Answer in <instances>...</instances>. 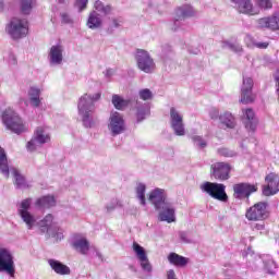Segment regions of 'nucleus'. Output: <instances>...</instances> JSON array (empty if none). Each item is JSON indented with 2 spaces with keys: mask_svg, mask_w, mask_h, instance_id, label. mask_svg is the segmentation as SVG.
Masks as SVG:
<instances>
[{
  "mask_svg": "<svg viewBox=\"0 0 279 279\" xmlns=\"http://www.w3.org/2000/svg\"><path fill=\"white\" fill-rule=\"evenodd\" d=\"M233 196L236 199H241L243 197V195H245V183H238L235 185H233Z\"/></svg>",
  "mask_w": 279,
  "mask_h": 279,
  "instance_id": "2f4dec72",
  "label": "nucleus"
},
{
  "mask_svg": "<svg viewBox=\"0 0 279 279\" xmlns=\"http://www.w3.org/2000/svg\"><path fill=\"white\" fill-rule=\"evenodd\" d=\"M246 38H248V40H250V38H252V37H250V36H246Z\"/></svg>",
  "mask_w": 279,
  "mask_h": 279,
  "instance_id": "e2e57ef3",
  "label": "nucleus"
},
{
  "mask_svg": "<svg viewBox=\"0 0 279 279\" xmlns=\"http://www.w3.org/2000/svg\"><path fill=\"white\" fill-rule=\"evenodd\" d=\"M51 223H53V215L48 214L43 220H41V225L43 226H50Z\"/></svg>",
  "mask_w": 279,
  "mask_h": 279,
  "instance_id": "c03bdc74",
  "label": "nucleus"
},
{
  "mask_svg": "<svg viewBox=\"0 0 279 279\" xmlns=\"http://www.w3.org/2000/svg\"><path fill=\"white\" fill-rule=\"evenodd\" d=\"M149 113V110L141 107L137 108L136 113H135V118L137 123H141L142 121H145V117H147V114Z\"/></svg>",
  "mask_w": 279,
  "mask_h": 279,
  "instance_id": "72a5a7b5",
  "label": "nucleus"
},
{
  "mask_svg": "<svg viewBox=\"0 0 279 279\" xmlns=\"http://www.w3.org/2000/svg\"><path fill=\"white\" fill-rule=\"evenodd\" d=\"M145 191H146L145 184H140L136 189L137 197L142 206H145Z\"/></svg>",
  "mask_w": 279,
  "mask_h": 279,
  "instance_id": "f704fd0d",
  "label": "nucleus"
},
{
  "mask_svg": "<svg viewBox=\"0 0 279 279\" xmlns=\"http://www.w3.org/2000/svg\"><path fill=\"white\" fill-rule=\"evenodd\" d=\"M209 117H210V119H214V120L219 119V110L215 109V108L211 109L209 111Z\"/></svg>",
  "mask_w": 279,
  "mask_h": 279,
  "instance_id": "09e8293b",
  "label": "nucleus"
},
{
  "mask_svg": "<svg viewBox=\"0 0 279 279\" xmlns=\"http://www.w3.org/2000/svg\"><path fill=\"white\" fill-rule=\"evenodd\" d=\"M136 61L140 71H143L144 73H154L156 63L149 56V52L145 50H137Z\"/></svg>",
  "mask_w": 279,
  "mask_h": 279,
  "instance_id": "1a4fd4ad",
  "label": "nucleus"
},
{
  "mask_svg": "<svg viewBox=\"0 0 279 279\" xmlns=\"http://www.w3.org/2000/svg\"><path fill=\"white\" fill-rule=\"evenodd\" d=\"M253 229L254 230H265V225L264 223H254Z\"/></svg>",
  "mask_w": 279,
  "mask_h": 279,
  "instance_id": "864d4df0",
  "label": "nucleus"
},
{
  "mask_svg": "<svg viewBox=\"0 0 279 279\" xmlns=\"http://www.w3.org/2000/svg\"><path fill=\"white\" fill-rule=\"evenodd\" d=\"M269 217V211L267 210V203L259 202L252 206L246 211V218L250 221H263Z\"/></svg>",
  "mask_w": 279,
  "mask_h": 279,
  "instance_id": "6e6552de",
  "label": "nucleus"
},
{
  "mask_svg": "<svg viewBox=\"0 0 279 279\" xmlns=\"http://www.w3.org/2000/svg\"><path fill=\"white\" fill-rule=\"evenodd\" d=\"M100 99L101 93H96L93 96L85 94L80 98L77 108L85 125H87L90 116L95 112V101H99Z\"/></svg>",
  "mask_w": 279,
  "mask_h": 279,
  "instance_id": "f03ea898",
  "label": "nucleus"
},
{
  "mask_svg": "<svg viewBox=\"0 0 279 279\" xmlns=\"http://www.w3.org/2000/svg\"><path fill=\"white\" fill-rule=\"evenodd\" d=\"M254 87V80L247 78L245 86V104H254L256 101V94L252 90Z\"/></svg>",
  "mask_w": 279,
  "mask_h": 279,
  "instance_id": "412c9836",
  "label": "nucleus"
},
{
  "mask_svg": "<svg viewBox=\"0 0 279 279\" xmlns=\"http://www.w3.org/2000/svg\"><path fill=\"white\" fill-rule=\"evenodd\" d=\"M86 25L89 29H97L101 27V17H99L97 12H92L89 13Z\"/></svg>",
  "mask_w": 279,
  "mask_h": 279,
  "instance_id": "cd10ccee",
  "label": "nucleus"
},
{
  "mask_svg": "<svg viewBox=\"0 0 279 279\" xmlns=\"http://www.w3.org/2000/svg\"><path fill=\"white\" fill-rule=\"evenodd\" d=\"M219 121L222 125H226L229 130H234L236 126V120L234 119V116H232L231 112L225 111L219 116Z\"/></svg>",
  "mask_w": 279,
  "mask_h": 279,
  "instance_id": "6ab92c4d",
  "label": "nucleus"
},
{
  "mask_svg": "<svg viewBox=\"0 0 279 279\" xmlns=\"http://www.w3.org/2000/svg\"><path fill=\"white\" fill-rule=\"evenodd\" d=\"M0 271H5L11 278H14L16 274V268L14 267V256L12 253L3 246L0 245Z\"/></svg>",
  "mask_w": 279,
  "mask_h": 279,
  "instance_id": "423d86ee",
  "label": "nucleus"
},
{
  "mask_svg": "<svg viewBox=\"0 0 279 279\" xmlns=\"http://www.w3.org/2000/svg\"><path fill=\"white\" fill-rule=\"evenodd\" d=\"M230 49H231L232 51H235V53H239V52L243 51V47H241V46H239V45H236V44L230 45Z\"/></svg>",
  "mask_w": 279,
  "mask_h": 279,
  "instance_id": "8fccbe9b",
  "label": "nucleus"
},
{
  "mask_svg": "<svg viewBox=\"0 0 279 279\" xmlns=\"http://www.w3.org/2000/svg\"><path fill=\"white\" fill-rule=\"evenodd\" d=\"M254 260L255 263H260V257L258 255H255Z\"/></svg>",
  "mask_w": 279,
  "mask_h": 279,
  "instance_id": "13d9d810",
  "label": "nucleus"
},
{
  "mask_svg": "<svg viewBox=\"0 0 279 279\" xmlns=\"http://www.w3.org/2000/svg\"><path fill=\"white\" fill-rule=\"evenodd\" d=\"M170 121L171 128L174 130L177 136H184V122L182 114L175 110V108L170 109Z\"/></svg>",
  "mask_w": 279,
  "mask_h": 279,
  "instance_id": "ddd939ff",
  "label": "nucleus"
},
{
  "mask_svg": "<svg viewBox=\"0 0 279 279\" xmlns=\"http://www.w3.org/2000/svg\"><path fill=\"white\" fill-rule=\"evenodd\" d=\"M259 8L262 10H271L274 8V4L271 3V0H258Z\"/></svg>",
  "mask_w": 279,
  "mask_h": 279,
  "instance_id": "79ce46f5",
  "label": "nucleus"
},
{
  "mask_svg": "<svg viewBox=\"0 0 279 279\" xmlns=\"http://www.w3.org/2000/svg\"><path fill=\"white\" fill-rule=\"evenodd\" d=\"M27 149L28 151H34L36 150V140L33 138L27 143Z\"/></svg>",
  "mask_w": 279,
  "mask_h": 279,
  "instance_id": "de8ad7c7",
  "label": "nucleus"
},
{
  "mask_svg": "<svg viewBox=\"0 0 279 279\" xmlns=\"http://www.w3.org/2000/svg\"><path fill=\"white\" fill-rule=\"evenodd\" d=\"M232 171V166L228 162L219 161L210 166V175L215 180H220V182H226L230 180V172Z\"/></svg>",
  "mask_w": 279,
  "mask_h": 279,
  "instance_id": "0eeeda50",
  "label": "nucleus"
},
{
  "mask_svg": "<svg viewBox=\"0 0 279 279\" xmlns=\"http://www.w3.org/2000/svg\"><path fill=\"white\" fill-rule=\"evenodd\" d=\"M245 114V130L250 134H254L258 128V117H256V113L252 109H246Z\"/></svg>",
  "mask_w": 279,
  "mask_h": 279,
  "instance_id": "2eb2a0df",
  "label": "nucleus"
},
{
  "mask_svg": "<svg viewBox=\"0 0 279 279\" xmlns=\"http://www.w3.org/2000/svg\"><path fill=\"white\" fill-rule=\"evenodd\" d=\"M247 47H252V44H247Z\"/></svg>",
  "mask_w": 279,
  "mask_h": 279,
  "instance_id": "680f3d73",
  "label": "nucleus"
},
{
  "mask_svg": "<svg viewBox=\"0 0 279 279\" xmlns=\"http://www.w3.org/2000/svg\"><path fill=\"white\" fill-rule=\"evenodd\" d=\"M50 62L52 64L62 63V46H52L50 48Z\"/></svg>",
  "mask_w": 279,
  "mask_h": 279,
  "instance_id": "b1692460",
  "label": "nucleus"
},
{
  "mask_svg": "<svg viewBox=\"0 0 279 279\" xmlns=\"http://www.w3.org/2000/svg\"><path fill=\"white\" fill-rule=\"evenodd\" d=\"M192 140H193V143H195L197 145V147H199L201 149H205V147H207V145H208L206 143V141H204L202 138V136L195 135V136L192 137Z\"/></svg>",
  "mask_w": 279,
  "mask_h": 279,
  "instance_id": "ea45409f",
  "label": "nucleus"
},
{
  "mask_svg": "<svg viewBox=\"0 0 279 279\" xmlns=\"http://www.w3.org/2000/svg\"><path fill=\"white\" fill-rule=\"evenodd\" d=\"M151 97H154V95L149 88L140 90V99H143V101H148V99H151Z\"/></svg>",
  "mask_w": 279,
  "mask_h": 279,
  "instance_id": "4c0bfd02",
  "label": "nucleus"
},
{
  "mask_svg": "<svg viewBox=\"0 0 279 279\" xmlns=\"http://www.w3.org/2000/svg\"><path fill=\"white\" fill-rule=\"evenodd\" d=\"M109 130H111L112 136H118V134H123L125 132V120H123V116L117 111L111 113Z\"/></svg>",
  "mask_w": 279,
  "mask_h": 279,
  "instance_id": "f8f14e48",
  "label": "nucleus"
},
{
  "mask_svg": "<svg viewBox=\"0 0 279 279\" xmlns=\"http://www.w3.org/2000/svg\"><path fill=\"white\" fill-rule=\"evenodd\" d=\"M34 138L36 143H39V145H45V143H49V141H51V136L45 133V128L43 126L36 129Z\"/></svg>",
  "mask_w": 279,
  "mask_h": 279,
  "instance_id": "bb28decb",
  "label": "nucleus"
},
{
  "mask_svg": "<svg viewBox=\"0 0 279 279\" xmlns=\"http://www.w3.org/2000/svg\"><path fill=\"white\" fill-rule=\"evenodd\" d=\"M0 173L4 175L7 180L10 179V166L8 165V154L5 149L0 146Z\"/></svg>",
  "mask_w": 279,
  "mask_h": 279,
  "instance_id": "f3484780",
  "label": "nucleus"
},
{
  "mask_svg": "<svg viewBox=\"0 0 279 279\" xmlns=\"http://www.w3.org/2000/svg\"><path fill=\"white\" fill-rule=\"evenodd\" d=\"M263 262L266 271H268V274H274V269H276V262H274L270 256H267L266 258L264 257Z\"/></svg>",
  "mask_w": 279,
  "mask_h": 279,
  "instance_id": "473e14b6",
  "label": "nucleus"
},
{
  "mask_svg": "<svg viewBox=\"0 0 279 279\" xmlns=\"http://www.w3.org/2000/svg\"><path fill=\"white\" fill-rule=\"evenodd\" d=\"M121 23H123L120 19H112L111 20V24L109 25L107 32H109V34H112V29H117V27H121Z\"/></svg>",
  "mask_w": 279,
  "mask_h": 279,
  "instance_id": "a19ab883",
  "label": "nucleus"
},
{
  "mask_svg": "<svg viewBox=\"0 0 279 279\" xmlns=\"http://www.w3.org/2000/svg\"><path fill=\"white\" fill-rule=\"evenodd\" d=\"M253 47H257V49H267V47H269V43L267 41L253 43Z\"/></svg>",
  "mask_w": 279,
  "mask_h": 279,
  "instance_id": "49530a36",
  "label": "nucleus"
},
{
  "mask_svg": "<svg viewBox=\"0 0 279 279\" xmlns=\"http://www.w3.org/2000/svg\"><path fill=\"white\" fill-rule=\"evenodd\" d=\"M48 264L50 265L52 271H56L59 276H69L71 275V268L62 264V262L56 259H49Z\"/></svg>",
  "mask_w": 279,
  "mask_h": 279,
  "instance_id": "dca6fc26",
  "label": "nucleus"
},
{
  "mask_svg": "<svg viewBox=\"0 0 279 279\" xmlns=\"http://www.w3.org/2000/svg\"><path fill=\"white\" fill-rule=\"evenodd\" d=\"M218 154L220 156H225L226 158H232V156H234V154L230 151L228 148H219Z\"/></svg>",
  "mask_w": 279,
  "mask_h": 279,
  "instance_id": "37998d69",
  "label": "nucleus"
},
{
  "mask_svg": "<svg viewBox=\"0 0 279 279\" xmlns=\"http://www.w3.org/2000/svg\"><path fill=\"white\" fill-rule=\"evenodd\" d=\"M62 23H73V20H71V16L66 13L61 14Z\"/></svg>",
  "mask_w": 279,
  "mask_h": 279,
  "instance_id": "3c124183",
  "label": "nucleus"
},
{
  "mask_svg": "<svg viewBox=\"0 0 279 279\" xmlns=\"http://www.w3.org/2000/svg\"><path fill=\"white\" fill-rule=\"evenodd\" d=\"M246 256H247L248 265H250V267H252V263H254V262H252V255H250V253H247Z\"/></svg>",
  "mask_w": 279,
  "mask_h": 279,
  "instance_id": "6e6d98bb",
  "label": "nucleus"
},
{
  "mask_svg": "<svg viewBox=\"0 0 279 279\" xmlns=\"http://www.w3.org/2000/svg\"><path fill=\"white\" fill-rule=\"evenodd\" d=\"M179 236H180L181 241H183V243H189V239L186 238V233L180 232Z\"/></svg>",
  "mask_w": 279,
  "mask_h": 279,
  "instance_id": "5fc2aeb1",
  "label": "nucleus"
},
{
  "mask_svg": "<svg viewBox=\"0 0 279 279\" xmlns=\"http://www.w3.org/2000/svg\"><path fill=\"white\" fill-rule=\"evenodd\" d=\"M76 5L78 7L80 12H83L88 5V0H76Z\"/></svg>",
  "mask_w": 279,
  "mask_h": 279,
  "instance_id": "a18cd8bd",
  "label": "nucleus"
},
{
  "mask_svg": "<svg viewBox=\"0 0 279 279\" xmlns=\"http://www.w3.org/2000/svg\"><path fill=\"white\" fill-rule=\"evenodd\" d=\"M95 10L102 12V14H110L112 12V7L105 5L104 2L97 0L94 4Z\"/></svg>",
  "mask_w": 279,
  "mask_h": 279,
  "instance_id": "7c9ffc66",
  "label": "nucleus"
},
{
  "mask_svg": "<svg viewBox=\"0 0 279 279\" xmlns=\"http://www.w3.org/2000/svg\"><path fill=\"white\" fill-rule=\"evenodd\" d=\"M195 11H193V7L185 4L177 10L175 21H182V19H190V16H194Z\"/></svg>",
  "mask_w": 279,
  "mask_h": 279,
  "instance_id": "aec40b11",
  "label": "nucleus"
},
{
  "mask_svg": "<svg viewBox=\"0 0 279 279\" xmlns=\"http://www.w3.org/2000/svg\"><path fill=\"white\" fill-rule=\"evenodd\" d=\"M167 278L168 279H178V278H175V271H173V269L168 270Z\"/></svg>",
  "mask_w": 279,
  "mask_h": 279,
  "instance_id": "603ef678",
  "label": "nucleus"
},
{
  "mask_svg": "<svg viewBox=\"0 0 279 279\" xmlns=\"http://www.w3.org/2000/svg\"><path fill=\"white\" fill-rule=\"evenodd\" d=\"M73 247L76 252H80V254L86 255L88 254V250H90V243L86 238H82L73 242Z\"/></svg>",
  "mask_w": 279,
  "mask_h": 279,
  "instance_id": "5701e85b",
  "label": "nucleus"
},
{
  "mask_svg": "<svg viewBox=\"0 0 279 279\" xmlns=\"http://www.w3.org/2000/svg\"><path fill=\"white\" fill-rule=\"evenodd\" d=\"M148 202H151L159 213V221H167V223H173L175 221V209L171 206V203L167 202V194L162 189H155L148 196Z\"/></svg>",
  "mask_w": 279,
  "mask_h": 279,
  "instance_id": "f257e3e1",
  "label": "nucleus"
},
{
  "mask_svg": "<svg viewBox=\"0 0 279 279\" xmlns=\"http://www.w3.org/2000/svg\"><path fill=\"white\" fill-rule=\"evenodd\" d=\"M35 206L38 208H51L56 206V197L50 195L43 196L36 201Z\"/></svg>",
  "mask_w": 279,
  "mask_h": 279,
  "instance_id": "393cba45",
  "label": "nucleus"
},
{
  "mask_svg": "<svg viewBox=\"0 0 279 279\" xmlns=\"http://www.w3.org/2000/svg\"><path fill=\"white\" fill-rule=\"evenodd\" d=\"M32 206V198H26L22 201L19 209V215L22 217L24 223H26L28 230H32L34 228V225L36 223V218H34V215L29 213V208Z\"/></svg>",
  "mask_w": 279,
  "mask_h": 279,
  "instance_id": "9d476101",
  "label": "nucleus"
},
{
  "mask_svg": "<svg viewBox=\"0 0 279 279\" xmlns=\"http://www.w3.org/2000/svg\"><path fill=\"white\" fill-rule=\"evenodd\" d=\"M266 185L263 186V195L270 197L279 192V175L271 172L265 178Z\"/></svg>",
  "mask_w": 279,
  "mask_h": 279,
  "instance_id": "9b49d317",
  "label": "nucleus"
},
{
  "mask_svg": "<svg viewBox=\"0 0 279 279\" xmlns=\"http://www.w3.org/2000/svg\"><path fill=\"white\" fill-rule=\"evenodd\" d=\"M28 97H29L31 105L34 108L40 107V88L31 87L28 90Z\"/></svg>",
  "mask_w": 279,
  "mask_h": 279,
  "instance_id": "a878e982",
  "label": "nucleus"
},
{
  "mask_svg": "<svg viewBox=\"0 0 279 279\" xmlns=\"http://www.w3.org/2000/svg\"><path fill=\"white\" fill-rule=\"evenodd\" d=\"M34 5H36V0H20L22 14H31Z\"/></svg>",
  "mask_w": 279,
  "mask_h": 279,
  "instance_id": "c756f323",
  "label": "nucleus"
},
{
  "mask_svg": "<svg viewBox=\"0 0 279 279\" xmlns=\"http://www.w3.org/2000/svg\"><path fill=\"white\" fill-rule=\"evenodd\" d=\"M133 252H135L138 260H141L142 267L146 271H151V265L149 264V259H147V253H145V248L141 246V244L134 242L133 243Z\"/></svg>",
  "mask_w": 279,
  "mask_h": 279,
  "instance_id": "4468645a",
  "label": "nucleus"
},
{
  "mask_svg": "<svg viewBox=\"0 0 279 279\" xmlns=\"http://www.w3.org/2000/svg\"><path fill=\"white\" fill-rule=\"evenodd\" d=\"M112 105L114 106L116 110H123L124 108H128L130 106V100L123 99V97L114 94L112 96Z\"/></svg>",
  "mask_w": 279,
  "mask_h": 279,
  "instance_id": "c85d7f7f",
  "label": "nucleus"
},
{
  "mask_svg": "<svg viewBox=\"0 0 279 279\" xmlns=\"http://www.w3.org/2000/svg\"><path fill=\"white\" fill-rule=\"evenodd\" d=\"M168 262L174 267H186L189 265V258L178 253H170L168 255Z\"/></svg>",
  "mask_w": 279,
  "mask_h": 279,
  "instance_id": "a211bd4d",
  "label": "nucleus"
},
{
  "mask_svg": "<svg viewBox=\"0 0 279 279\" xmlns=\"http://www.w3.org/2000/svg\"><path fill=\"white\" fill-rule=\"evenodd\" d=\"M70 0H59V3H66L69 2Z\"/></svg>",
  "mask_w": 279,
  "mask_h": 279,
  "instance_id": "bf43d9fd",
  "label": "nucleus"
},
{
  "mask_svg": "<svg viewBox=\"0 0 279 279\" xmlns=\"http://www.w3.org/2000/svg\"><path fill=\"white\" fill-rule=\"evenodd\" d=\"M232 3H235V8L240 14H245V0H231Z\"/></svg>",
  "mask_w": 279,
  "mask_h": 279,
  "instance_id": "58836bf2",
  "label": "nucleus"
},
{
  "mask_svg": "<svg viewBox=\"0 0 279 279\" xmlns=\"http://www.w3.org/2000/svg\"><path fill=\"white\" fill-rule=\"evenodd\" d=\"M5 31L13 38V40H19L25 38L29 32V24L27 20H21L19 17H13L11 22L7 25Z\"/></svg>",
  "mask_w": 279,
  "mask_h": 279,
  "instance_id": "7ed1b4c3",
  "label": "nucleus"
},
{
  "mask_svg": "<svg viewBox=\"0 0 279 279\" xmlns=\"http://www.w3.org/2000/svg\"><path fill=\"white\" fill-rule=\"evenodd\" d=\"M2 121L8 130H11V132H14V134H22V132H25L26 130L21 117H19V114H16V112L10 108L3 112Z\"/></svg>",
  "mask_w": 279,
  "mask_h": 279,
  "instance_id": "39448f33",
  "label": "nucleus"
},
{
  "mask_svg": "<svg viewBox=\"0 0 279 279\" xmlns=\"http://www.w3.org/2000/svg\"><path fill=\"white\" fill-rule=\"evenodd\" d=\"M256 191H258V185L257 184H250L246 183L245 184V197H250V195H252V193H256Z\"/></svg>",
  "mask_w": 279,
  "mask_h": 279,
  "instance_id": "e433bc0d",
  "label": "nucleus"
},
{
  "mask_svg": "<svg viewBox=\"0 0 279 279\" xmlns=\"http://www.w3.org/2000/svg\"><path fill=\"white\" fill-rule=\"evenodd\" d=\"M11 173L13 178H15L14 184L15 186H17V189H29V184H27V181L25 180L23 174H21L19 169L16 168L11 169Z\"/></svg>",
  "mask_w": 279,
  "mask_h": 279,
  "instance_id": "4be33fe9",
  "label": "nucleus"
},
{
  "mask_svg": "<svg viewBox=\"0 0 279 279\" xmlns=\"http://www.w3.org/2000/svg\"><path fill=\"white\" fill-rule=\"evenodd\" d=\"M0 10H3V1L0 0Z\"/></svg>",
  "mask_w": 279,
  "mask_h": 279,
  "instance_id": "052dcab7",
  "label": "nucleus"
},
{
  "mask_svg": "<svg viewBox=\"0 0 279 279\" xmlns=\"http://www.w3.org/2000/svg\"><path fill=\"white\" fill-rule=\"evenodd\" d=\"M245 14H248L250 16L258 14V10L254 9L251 0H245Z\"/></svg>",
  "mask_w": 279,
  "mask_h": 279,
  "instance_id": "c9c22d12",
  "label": "nucleus"
},
{
  "mask_svg": "<svg viewBox=\"0 0 279 279\" xmlns=\"http://www.w3.org/2000/svg\"><path fill=\"white\" fill-rule=\"evenodd\" d=\"M241 104H243V101H245V89H242V97L240 99Z\"/></svg>",
  "mask_w": 279,
  "mask_h": 279,
  "instance_id": "4d7b16f0",
  "label": "nucleus"
},
{
  "mask_svg": "<svg viewBox=\"0 0 279 279\" xmlns=\"http://www.w3.org/2000/svg\"><path fill=\"white\" fill-rule=\"evenodd\" d=\"M201 191L217 199L218 202H228V193H226V185L222 183L206 181L201 184Z\"/></svg>",
  "mask_w": 279,
  "mask_h": 279,
  "instance_id": "20e7f679",
  "label": "nucleus"
}]
</instances>
